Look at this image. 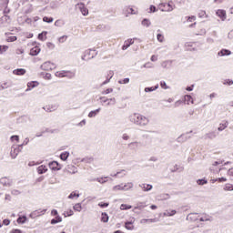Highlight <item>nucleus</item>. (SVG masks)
<instances>
[{
  "label": "nucleus",
  "mask_w": 233,
  "mask_h": 233,
  "mask_svg": "<svg viewBox=\"0 0 233 233\" xmlns=\"http://www.w3.org/2000/svg\"><path fill=\"white\" fill-rule=\"evenodd\" d=\"M129 121H131V123H134V125H137L138 127H147V125L150 123V120L147 116L139 113H134L133 115H131L129 116Z\"/></svg>",
  "instance_id": "f257e3e1"
},
{
  "label": "nucleus",
  "mask_w": 233,
  "mask_h": 233,
  "mask_svg": "<svg viewBox=\"0 0 233 233\" xmlns=\"http://www.w3.org/2000/svg\"><path fill=\"white\" fill-rule=\"evenodd\" d=\"M219 165H223V160H217L214 161L209 167L210 172H213V174H219L221 170H223L225 167H220Z\"/></svg>",
  "instance_id": "f03ea898"
},
{
  "label": "nucleus",
  "mask_w": 233,
  "mask_h": 233,
  "mask_svg": "<svg viewBox=\"0 0 233 233\" xmlns=\"http://www.w3.org/2000/svg\"><path fill=\"white\" fill-rule=\"evenodd\" d=\"M97 56L96 49H88L85 52V55L82 56L83 61H88V59H94Z\"/></svg>",
  "instance_id": "7ed1b4c3"
},
{
  "label": "nucleus",
  "mask_w": 233,
  "mask_h": 233,
  "mask_svg": "<svg viewBox=\"0 0 233 233\" xmlns=\"http://www.w3.org/2000/svg\"><path fill=\"white\" fill-rule=\"evenodd\" d=\"M22 148L19 146H12L10 156L12 159H15L17 156H19V153L21 152Z\"/></svg>",
  "instance_id": "20e7f679"
},
{
  "label": "nucleus",
  "mask_w": 233,
  "mask_h": 233,
  "mask_svg": "<svg viewBox=\"0 0 233 233\" xmlns=\"http://www.w3.org/2000/svg\"><path fill=\"white\" fill-rule=\"evenodd\" d=\"M41 70H46V72L50 71V70H54V68H56V64L47 61L45 62L44 64L41 65L40 66Z\"/></svg>",
  "instance_id": "39448f33"
},
{
  "label": "nucleus",
  "mask_w": 233,
  "mask_h": 233,
  "mask_svg": "<svg viewBox=\"0 0 233 233\" xmlns=\"http://www.w3.org/2000/svg\"><path fill=\"white\" fill-rule=\"evenodd\" d=\"M217 15L219 16L221 21H225V19H227V11H225L223 9H218L217 11Z\"/></svg>",
  "instance_id": "423d86ee"
},
{
  "label": "nucleus",
  "mask_w": 233,
  "mask_h": 233,
  "mask_svg": "<svg viewBox=\"0 0 233 233\" xmlns=\"http://www.w3.org/2000/svg\"><path fill=\"white\" fill-rule=\"evenodd\" d=\"M138 187L143 190V192H150L153 187L150 184H140Z\"/></svg>",
  "instance_id": "0eeeda50"
},
{
  "label": "nucleus",
  "mask_w": 233,
  "mask_h": 233,
  "mask_svg": "<svg viewBox=\"0 0 233 233\" xmlns=\"http://www.w3.org/2000/svg\"><path fill=\"white\" fill-rule=\"evenodd\" d=\"M134 45V39L129 38L124 42V45L122 46V50H127L129 46H132Z\"/></svg>",
  "instance_id": "6e6552de"
},
{
  "label": "nucleus",
  "mask_w": 233,
  "mask_h": 233,
  "mask_svg": "<svg viewBox=\"0 0 233 233\" xmlns=\"http://www.w3.org/2000/svg\"><path fill=\"white\" fill-rule=\"evenodd\" d=\"M76 6H78L81 14L84 15H88V9L85 6L84 4H77Z\"/></svg>",
  "instance_id": "1a4fd4ad"
},
{
  "label": "nucleus",
  "mask_w": 233,
  "mask_h": 233,
  "mask_svg": "<svg viewBox=\"0 0 233 233\" xmlns=\"http://www.w3.org/2000/svg\"><path fill=\"white\" fill-rule=\"evenodd\" d=\"M49 168H51V170H61V167H59V163H57V161L50 162Z\"/></svg>",
  "instance_id": "9d476101"
},
{
  "label": "nucleus",
  "mask_w": 233,
  "mask_h": 233,
  "mask_svg": "<svg viewBox=\"0 0 233 233\" xmlns=\"http://www.w3.org/2000/svg\"><path fill=\"white\" fill-rule=\"evenodd\" d=\"M0 183L4 187H12V181H10V179H8L7 177H2L0 179Z\"/></svg>",
  "instance_id": "9b49d317"
},
{
  "label": "nucleus",
  "mask_w": 233,
  "mask_h": 233,
  "mask_svg": "<svg viewBox=\"0 0 233 233\" xmlns=\"http://www.w3.org/2000/svg\"><path fill=\"white\" fill-rule=\"evenodd\" d=\"M133 188H134V183H132V182H127V183L123 184L124 192L132 190Z\"/></svg>",
  "instance_id": "f8f14e48"
},
{
  "label": "nucleus",
  "mask_w": 233,
  "mask_h": 233,
  "mask_svg": "<svg viewBox=\"0 0 233 233\" xmlns=\"http://www.w3.org/2000/svg\"><path fill=\"white\" fill-rule=\"evenodd\" d=\"M13 74L15 76H25L26 74V70L23 68L15 69Z\"/></svg>",
  "instance_id": "ddd939ff"
},
{
  "label": "nucleus",
  "mask_w": 233,
  "mask_h": 233,
  "mask_svg": "<svg viewBox=\"0 0 233 233\" xmlns=\"http://www.w3.org/2000/svg\"><path fill=\"white\" fill-rule=\"evenodd\" d=\"M190 138V137L182 134L180 137H178L177 138V143H185V141L188 140Z\"/></svg>",
  "instance_id": "4468645a"
},
{
  "label": "nucleus",
  "mask_w": 233,
  "mask_h": 233,
  "mask_svg": "<svg viewBox=\"0 0 233 233\" xmlns=\"http://www.w3.org/2000/svg\"><path fill=\"white\" fill-rule=\"evenodd\" d=\"M206 139H216L218 137V135L216 134V131L208 132L205 135Z\"/></svg>",
  "instance_id": "2eb2a0df"
},
{
  "label": "nucleus",
  "mask_w": 233,
  "mask_h": 233,
  "mask_svg": "<svg viewBox=\"0 0 233 233\" xmlns=\"http://www.w3.org/2000/svg\"><path fill=\"white\" fill-rule=\"evenodd\" d=\"M134 219L130 220V221H127L125 223V228H127V230H134Z\"/></svg>",
  "instance_id": "dca6fc26"
},
{
  "label": "nucleus",
  "mask_w": 233,
  "mask_h": 233,
  "mask_svg": "<svg viewBox=\"0 0 233 233\" xmlns=\"http://www.w3.org/2000/svg\"><path fill=\"white\" fill-rule=\"evenodd\" d=\"M41 52V48L39 46H35L30 50V56H37Z\"/></svg>",
  "instance_id": "f3484780"
},
{
  "label": "nucleus",
  "mask_w": 233,
  "mask_h": 233,
  "mask_svg": "<svg viewBox=\"0 0 233 233\" xmlns=\"http://www.w3.org/2000/svg\"><path fill=\"white\" fill-rule=\"evenodd\" d=\"M128 148H130L131 150H135V148H138L139 147V142L138 141H135V142H131L127 145Z\"/></svg>",
  "instance_id": "a211bd4d"
},
{
  "label": "nucleus",
  "mask_w": 233,
  "mask_h": 233,
  "mask_svg": "<svg viewBox=\"0 0 233 233\" xmlns=\"http://www.w3.org/2000/svg\"><path fill=\"white\" fill-rule=\"evenodd\" d=\"M67 79H74L76 77V72L66 70V76Z\"/></svg>",
  "instance_id": "6ab92c4d"
},
{
  "label": "nucleus",
  "mask_w": 233,
  "mask_h": 233,
  "mask_svg": "<svg viewBox=\"0 0 233 233\" xmlns=\"http://www.w3.org/2000/svg\"><path fill=\"white\" fill-rule=\"evenodd\" d=\"M37 172L38 174H45L46 172H48V168L46 167V166H40L37 167Z\"/></svg>",
  "instance_id": "aec40b11"
},
{
  "label": "nucleus",
  "mask_w": 233,
  "mask_h": 233,
  "mask_svg": "<svg viewBox=\"0 0 233 233\" xmlns=\"http://www.w3.org/2000/svg\"><path fill=\"white\" fill-rule=\"evenodd\" d=\"M227 127H228V121L219 124V127H218V132H223Z\"/></svg>",
  "instance_id": "412c9836"
},
{
  "label": "nucleus",
  "mask_w": 233,
  "mask_h": 233,
  "mask_svg": "<svg viewBox=\"0 0 233 233\" xmlns=\"http://www.w3.org/2000/svg\"><path fill=\"white\" fill-rule=\"evenodd\" d=\"M177 211L172 209V210H167L166 212H164V216H166L167 218H170L172 216H176Z\"/></svg>",
  "instance_id": "4be33fe9"
},
{
  "label": "nucleus",
  "mask_w": 233,
  "mask_h": 233,
  "mask_svg": "<svg viewBox=\"0 0 233 233\" xmlns=\"http://www.w3.org/2000/svg\"><path fill=\"white\" fill-rule=\"evenodd\" d=\"M140 223L142 225H147V223H156V218H148V219L144 218L140 220Z\"/></svg>",
  "instance_id": "5701e85b"
},
{
  "label": "nucleus",
  "mask_w": 233,
  "mask_h": 233,
  "mask_svg": "<svg viewBox=\"0 0 233 233\" xmlns=\"http://www.w3.org/2000/svg\"><path fill=\"white\" fill-rule=\"evenodd\" d=\"M184 99H185V101H187V105H190V103H191L192 105H194V99L192 98V96H190V95H186V96H184Z\"/></svg>",
  "instance_id": "b1692460"
},
{
  "label": "nucleus",
  "mask_w": 233,
  "mask_h": 233,
  "mask_svg": "<svg viewBox=\"0 0 233 233\" xmlns=\"http://www.w3.org/2000/svg\"><path fill=\"white\" fill-rule=\"evenodd\" d=\"M112 190H113V192H119V191L124 192L123 184H119V185L113 187Z\"/></svg>",
  "instance_id": "393cba45"
},
{
  "label": "nucleus",
  "mask_w": 233,
  "mask_h": 233,
  "mask_svg": "<svg viewBox=\"0 0 233 233\" xmlns=\"http://www.w3.org/2000/svg\"><path fill=\"white\" fill-rule=\"evenodd\" d=\"M46 209H38L33 213V216H45Z\"/></svg>",
  "instance_id": "a878e982"
},
{
  "label": "nucleus",
  "mask_w": 233,
  "mask_h": 233,
  "mask_svg": "<svg viewBox=\"0 0 233 233\" xmlns=\"http://www.w3.org/2000/svg\"><path fill=\"white\" fill-rule=\"evenodd\" d=\"M67 172H69V174H76L77 167H76L75 166H68Z\"/></svg>",
  "instance_id": "bb28decb"
},
{
  "label": "nucleus",
  "mask_w": 233,
  "mask_h": 233,
  "mask_svg": "<svg viewBox=\"0 0 233 233\" xmlns=\"http://www.w3.org/2000/svg\"><path fill=\"white\" fill-rule=\"evenodd\" d=\"M232 53L230 52V50L228 49H222L221 51L218 52V56H230Z\"/></svg>",
  "instance_id": "cd10ccee"
},
{
  "label": "nucleus",
  "mask_w": 233,
  "mask_h": 233,
  "mask_svg": "<svg viewBox=\"0 0 233 233\" xmlns=\"http://www.w3.org/2000/svg\"><path fill=\"white\" fill-rule=\"evenodd\" d=\"M108 76H109V77H108L106 81H104V82L102 83V86L110 83V80H111L112 77L114 76V71H109V72H108Z\"/></svg>",
  "instance_id": "c85d7f7f"
},
{
  "label": "nucleus",
  "mask_w": 233,
  "mask_h": 233,
  "mask_svg": "<svg viewBox=\"0 0 233 233\" xmlns=\"http://www.w3.org/2000/svg\"><path fill=\"white\" fill-rule=\"evenodd\" d=\"M100 111H101V108H98L94 111H90L88 114V117H96V116H97V114H99Z\"/></svg>",
  "instance_id": "c756f323"
},
{
  "label": "nucleus",
  "mask_w": 233,
  "mask_h": 233,
  "mask_svg": "<svg viewBox=\"0 0 233 233\" xmlns=\"http://www.w3.org/2000/svg\"><path fill=\"white\" fill-rule=\"evenodd\" d=\"M63 221V218L60 216H56V218H53L51 220V225H56V223H61Z\"/></svg>",
  "instance_id": "7c9ffc66"
},
{
  "label": "nucleus",
  "mask_w": 233,
  "mask_h": 233,
  "mask_svg": "<svg viewBox=\"0 0 233 233\" xmlns=\"http://www.w3.org/2000/svg\"><path fill=\"white\" fill-rule=\"evenodd\" d=\"M66 70L57 71L55 76L56 77H66Z\"/></svg>",
  "instance_id": "2f4dec72"
},
{
  "label": "nucleus",
  "mask_w": 233,
  "mask_h": 233,
  "mask_svg": "<svg viewBox=\"0 0 233 233\" xmlns=\"http://www.w3.org/2000/svg\"><path fill=\"white\" fill-rule=\"evenodd\" d=\"M73 208L76 212H81L83 210V206H81V203H77L73 207Z\"/></svg>",
  "instance_id": "473e14b6"
},
{
  "label": "nucleus",
  "mask_w": 233,
  "mask_h": 233,
  "mask_svg": "<svg viewBox=\"0 0 233 233\" xmlns=\"http://www.w3.org/2000/svg\"><path fill=\"white\" fill-rule=\"evenodd\" d=\"M68 156H70V153L66 151L60 155V159H62V161H66Z\"/></svg>",
  "instance_id": "72a5a7b5"
},
{
  "label": "nucleus",
  "mask_w": 233,
  "mask_h": 233,
  "mask_svg": "<svg viewBox=\"0 0 233 233\" xmlns=\"http://www.w3.org/2000/svg\"><path fill=\"white\" fill-rule=\"evenodd\" d=\"M159 88V85H156L154 87H146L144 89L145 92H154Z\"/></svg>",
  "instance_id": "f704fd0d"
},
{
  "label": "nucleus",
  "mask_w": 233,
  "mask_h": 233,
  "mask_svg": "<svg viewBox=\"0 0 233 233\" xmlns=\"http://www.w3.org/2000/svg\"><path fill=\"white\" fill-rule=\"evenodd\" d=\"M150 25H152V22H150V20H148L147 18L142 20V25L146 26V28H148V26H150Z\"/></svg>",
  "instance_id": "c9c22d12"
},
{
  "label": "nucleus",
  "mask_w": 233,
  "mask_h": 233,
  "mask_svg": "<svg viewBox=\"0 0 233 233\" xmlns=\"http://www.w3.org/2000/svg\"><path fill=\"white\" fill-rule=\"evenodd\" d=\"M114 105H116V98H108L106 102V106H112Z\"/></svg>",
  "instance_id": "e433bc0d"
},
{
  "label": "nucleus",
  "mask_w": 233,
  "mask_h": 233,
  "mask_svg": "<svg viewBox=\"0 0 233 233\" xmlns=\"http://www.w3.org/2000/svg\"><path fill=\"white\" fill-rule=\"evenodd\" d=\"M101 221H103V223H108V215L106 213H102Z\"/></svg>",
  "instance_id": "4c0bfd02"
},
{
  "label": "nucleus",
  "mask_w": 233,
  "mask_h": 233,
  "mask_svg": "<svg viewBox=\"0 0 233 233\" xmlns=\"http://www.w3.org/2000/svg\"><path fill=\"white\" fill-rule=\"evenodd\" d=\"M130 208H132L131 205L121 204L120 206V210H130Z\"/></svg>",
  "instance_id": "58836bf2"
},
{
  "label": "nucleus",
  "mask_w": 233,
  "mask_h": 233,
  "mask_svg": "<svg viewBox=\"0 0 233 233\" xmlns=\"http://www.w3.org/2000/svg\"><path fill=\"white\" fill-rule=\"evenodd\" d=\"M27 87L28 88L25 90V92L32 90V88H35V82H29L27 84Z\"/></svg>",
  "instance_id": "ea45409f"
},
{
  "label": "nucleus",
  "mask_w": 233,
  "mask_h": 233,
  "mask_svg": "<svg viewBox=\"0 0 233 233\" xmlns=\"http://www.w3.org/2000/svg\"><path fill=\"white\" fill-rule=\"evenodd\" d=\"M157 39L158 43H164L165 42V36L161 34L157 35Z\"/></svg>",
  "instance_id": "a19ab883"
},
{
  "label": "nucleus",
  "mask_w": 233,
  "mask_h": 233,
  "mask_svg": "<svg viewBox=\"0 0 233 233\" xmlns=\"http://www.w3.org/2000/svg\"><path fill=\"white\" fill-rule=\"evenodd\" d=\"M125 14H131L132 15H136V14H137V11H135L134 8H127Z\"/></svg>",
  "instance_id": "79ce46f5"
},
{
  "label": "nucleus",
  "mask_w": 233,
  "mask_h": 233,
  "mask_svg": "<svg viewBox=\"0 0 233 233\" xmlns=\"http://www.w3.org/2000/svg\"><path fill=\"white\" fill-rule=\"evenodd\" d=\"M119 85H128L130 83V78H124L118 81Z\"/></svg>",
  "instance_id": "37998d69"
},
{
  "label": "nucleus",
  "mask_w": 233,
  "mask_h": 233,
  "mask_svg": "<svg viewBox=\"0 0 233 233\" xmlns=\"http://www.w3.org/2000/svg\"><path fill=\"white\" fill-rule=\"evenodd\" d=\"M94 161L93 157H85L81 159L82 163H92Z\"/></svg>",
  "instance_id": "c03bdc74"
},
{
  "label": "nucleus",
  "mask_w": 233,
  "mask_h": 233,
  "mask_svg": "<svg viewBox=\"0 0 233 233\" xmlns=\"http://www.w3.org/2000/svg\"><path fill=\"white\" fill-rule=\"evenodd\" d=\"M207 183H208V181H207V179H205V178L197 180V184L200 185V186L207 185Z\"/></svg>",
  "instance_id": "a18cd8bd"
},
{
  "label": "nucleus",
  "mask_w": 233,
  "mask_h": 233,
  "mask_svg": "<svg viewBox=\"0 0 233 233\" xmlns=\"http://www.w3.org/2000/svg\"><path fill=\"white\" fill-rule=\"evenodd\" d=\"M96 181L100 183L101 185H105L106 183V177H96Z\"/></svg>",
  "instance_id": "49530a36"
},
{
  "label": "nucleus",
  "mask_w": 233,
  "mask_h": 233,
  "mask_svg": "<svg viewBox=\"0 0 233 233\" xmlns=\"http://www.w3.org/2000/svg\"><path fill=\"white\" fill-rule=\"evenodd\" d=\"M57 107H52L50 106H44L43 109L46 110V112H54Z\"/></svg>",
  "instance_id": "de8ad7c7"
},
{
  "label": "nucleus",
  "mask_w": 233,
  "mask_h": 233,
  "mask_svg": "<svg viewBox=\"0 0 233 233\" xmlns=\"http://www.w3.org/2000/svg\"><path fill=\"white\" fill-rule=\"evenodd\" d=\"M224 190L232 191L233 190V185L232 184H226L225 187H224Z\"/></svg>",
  "instance_id": "09e8293b"
},
{
  "label": "nucleus",
  "mask_w": 233,
  "mask_h": 233,
  "mask_svg": "<svg viewBox=\"0 0 233 233\" xmlns=\"http://www.w3.org/2000/svg\"><path fill=\"white\" fill-rule=\"evenodd\" d=\"M43 21L45 23H54V18L53 17H48V16H44Z\"/></svg>",
  "instance_id": "8fccbe9b"
},
{
  "label": "nucleus",
  "mask_w": 233,
  "mask_h": 233,
  "mask_svg": "<svg viewBox=\"0 0 233 233\" xmlns=\"http://www.w3.org/2000/svg\"><path fill=\"white\" fill-rule=\"evenodd\" d=\"M45 37H46V32H43L38 35V39H40V41H45Z\"/></svg>",
  "instance_id": "3c124183"
},
{
  "label": "nucleus",
  "mask_w": 233,
  "mask_h": 233,
  "mask_svg": "<svg viewBox=\"0 0 233 233\" xmlns=\"http://www.w3.org/2000/svg\"><path fill=\"white\" fill-rule=\"evenodd\" d=\"M8 50V46H0V54H5Z\"/></svg>",
  "instance_id": "603ef678"
},
{
  "label": "nucleus",
  "mask_w": 233,
  "mask_h": 233,
  "mask_svg": "<svg viewBox=\"0 0 233 233\" xmlns=\"http://www.w3.org/2000/svg\"><path fill=\"white\" fill-rule=\"evenodd\" d=\"M75 198H79V194L76 193V192H72L69 196H68V199H74Z\"/></svg>",
  "instance_id": "864d4df0"
},
{
  "label": "nucleus",
  "mask_w": 233,
  "mask_h": 233,
  "mask_svg": "<svg viewBox=\"0 0 233 233\" xmlns=\"http://www.w3.org/2000/svg\"><path fill=\"white\" fill-rule=\"evenodd\" d=\"M142 68H154V66L152 65V63L147 62L142 66Z\"/></svg>",
  "instance_id": "5fc2aeb1"
},
{
  "label": "nucleus",
  "mask_w": 233,
  "mask_h": 233,
  "mask_svg": "<svg viewBox=\"0 0 233 233\" xmlns=\"http://www.w3.org/2000/svg\"><path fill=\"white\" fill-rule=\"evenodd\" d=\"M170 3L171 2H169L168 4H167V10H165V9H162V12H172V10H174V6H172L171 5H170Z\"/></svg>",
  "instance_id": "6e6d98bb"
},
{
  "label": "nucleus",
  "mask_w": 233,
  "mask_h": 233,
  "mask_svg": "<svg viewBox=\"0 0 233 233\" xmlns=\"http://www.w3.org/2000/svg\"><path fill=\"white\" fill-rule=\"evenodd\" d=\"M160 86H161V88H163L164 90H168V86H167V82H165V81H161V82H160Z\"/></svg>",
  "instance_id": "4d7b16f0"
},
{
  "label": "nucleus",
  "mask_w": 233,
  "mask_h": 233,
  "mask_svg": "<svg viewBox=\"0 0 233 233\" xmlns=\"http://www.w3.org/2000/svg\"><path fill=\"white\" fill-rule=\"evenodd\" d=\"M25 221H26V217H19L18 218H17V223H25Z\"/></svg>",
  "instance_id": "13d9d810"
},
{
  "label": "nucleus",
  "mask_w": 233,
  "mask_h": 233,
  "mask_svg": "<svg viewBox=\"0 0 233 233\" xmlns=\"http://www.w3.org/2000/svg\"><path fill=\"white\" fill-rule=\"evenodd\" d=\"M10 140L11 141H15L16 143H19V136H17V135L12 136Z\"/></svg>",
  "instance_id": "bf43d9fd"
},
{
  "label": "nucleus",
  "mask_w": 233,
  "mask_h": 233,
  "mask_svg": "<svg viewBox=\"0 0 233 233\" xmlns=\"http://www.w3.org/2000/svg\"><path fill=\"white\" fill-rule=\"evenodd\" d=\"M122 139H123L124 141H128V139H130V136H128V134H127V133H124V134L122 135Z\"/></svg>",
  "instance_id": "052dcab7"
},
{
  "label": "nucleus",
  "mask_w": 233,
  "mask_h": 233,
  "mask_svg": "<svg viewBox=\"0 0 233 233\" xmlns=\"http://www.w3.org/2000/svg\"><path fill=\"white\" fill-rule=\"evenodd\" d=\"M7 41L9 43H14V41H17V36H9Z\"/></svg>",
  "instance_id": "680f3d73"
},
{
  "label": "nucleus",
  "mask_w": 233,
  "mask_h": 233,
  "mask_svg": "<svg viewBox=\"0 0 233 233\" xmlns=\"http://www.w3.org/2000/svg\"><path fill=\"white\" fill-rule=\"evenodd\" d=\"M29 141H30V139L25 138V139L24 140L23 144L19 145L18 147H21V148H23V147H25V145H28Z\"/></svg>",
  "instance_id": "e2e57ef3"
},
{
  "label": "nucleus",
  "mask_w": 233,
  "mask_h": 233,
  "mask_svg": "<svg viewBox=\"0 0 233 233\" xmlns=\"http://www.w3.org/2000/svg\"><path fill=\"white\" fill-rule=\"evenodd\" d=\"M11 194H12L13 196H19V194H21V191H19V190H17V189H13V190L11 191Z\"/></svg>",
  "instance_id": "0e129e2a"
},
{
  "label": "nucleus",
  "mask_w": 233,
  "mask_h": 233,
  "mask_svg": "<svg viewBox=\"0 0 233 233\" xmlns=\"http://www.w3.org/2000/svg\"><path fill=\"white\" fill-rule=\"evenodd\" d=\"M199 221H210V218L207 216H204L199 218Z\"/></svg>",
  "instance_id": "69168bd1"
},
{
  "label": "nucleus",
  "mask_w": 233,
  "mask_h": 233,
  "mask_svg": "<svg viewBox=\"0 0 233 233\" xmlns=\"http://www.w3.org/2000/svg\"><path fill=\"white\" fill-rule=\"evenodd\" d=\"M108 99H109V98H106V96H101V97H100V100H101L102 105H103L104 103H107Z\"/></svg>",
  "instance_id": "338daca9"
},
{
  "label": "nucleus",
  "mask_w": 233,
  "mask_h": 233,
  "mask_svg": "<svg viewBox=\"0 0 233 233\" xmlns=\"http://www.w3.org/2000/svg\"><path fill=\"white\" fill-rule=\"evenodd\" d=\"M192 21H196V16H188L187 17V23H192Z\"/></svg>",
  "instance_id": "774afa93"
}]
</instances>
